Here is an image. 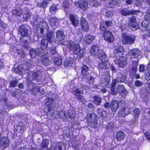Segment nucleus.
Listing matches in <instances>:
<instances>
[{
    "label": "nucleus",
    "instance_id": "obj_7",
    "mask_svg": "<svg viewBox=\"0 0 150 150\" xmlns=\"http://www.w3.org/2000/svg\"><path fill=\"white\" fill-rule=\"evenodd\" d=\"M74 4L75 9H81L83 11L87 10L88 8V3L82 0L75 1Z\"/></svg>",
    "mask_w": 150,
    "mask_h": 150
},
{
    "label": "nucleus",
    "instance_id": "obj_48",
    "mask_svg": "<svg viewBox=\"0 0 150 150\" xmlns=\"http://www.w3.org/2000/svg\"><path fill=\"white\" fill-rule=\"evenodd\" d=\"M50 52L51 54H56L57 52L55 47H51L50 50Z\"/></svg>",
    "mask_w": 150,
    "mask_h": 150
},
{
    "label": "nucleus",
    "instance_id": "obj_14",
    "mask_svg": "<svg viewBox=\"0 0 150 150\" xmlns=\"http://www.w3.org/2000/svg\"><path fill=\"white\" fill-rule=\"evenodd\" d=\"M119 104L117 100H112L110 104V109L111 111L115 112L119 108Z\"/></svg>",
    "mask_w": 150,
    "mask_h": 150
},
{
    "label": "nucleus",
    "instance_id": "obj_20",
    "mask_svg": "<svg viewBox=\"0 0 150 150\" xmlns=\"http://www.w3.org/2000/svg\"><path fill=\"white\" fill-rule=\"evenodd\" d=\"M56 36L57 40L59 42L64 40L65 38L64 33L62 30H57L56 32Z\"/></svg>",
    "mask_w": 150,
    "mask_h": 150
},
{
    "label": "nucleus",
    "instance_id": "obj_11",
    "mask_svg": "<svg viewBox=\"0 0 150 150\" xmlns=\"http://www.w3.org/2000/svg\"><path fill=\"white\" fill-rule=\"evenodd\" d=\"M18 31L23 38L27 37L28 34V30L24 24L20 25L18 28Z\"/></svg>",
    "mask_w": 150,
    "mask_h": 150
},
{
    "label": "nucleus",
    "instance_id": "obj_8",
    "mask_svg": "<svg viewBox=\"0 0 150 150\" xmlns=\"http://www.w3.org/2000/svg\"><path fill=\"white\" fill-rule=\"evenodd\" d=\"M113 23L111 20H103L100 23L99 29H107V28L111 27Z\"/></svg>",
    "mask_w": 150,
    "mask_h": 150
},
{
    "label": "nucleus",
    "instance_id": "obj_44",
    "mask_svg": "<svg viewBox=\"0 0 150 150\" xmlns=\"http://www.w3.org/2000/svg\"><path fill=\"white\" fill-rule=\"evenodd\" d=\"M18 83L17 80H13L10 81L9 86L11 87H14L16 86Z\"/></svg>",
    "mask_w": 150,
    "mask_h": 150
},
{
    "label": "nucleus",
    "instance_id": "obj_55",
    "mask_svg": "<svg viewBox=\"0 0 150 150\" xmlns=\"http://www.w3.org/2000/svg\"><path fill=\"white\" fill-rule=\"evenodd\" d=\"M121 13L122 15L125 16H126L128 15H129V11H126L124 10H122L121 11Z\"/></svg>",
    "mask_w": 150,
    "mask_h": 150
},
{
    "label": "nucleus",
    "instance_id": "obj_23",
    "mask_svg": "<svg viewBox=\"0 0 150 150\" xmlns=\"http://www.w3.org/2000/svg\"><path fill=\"white\" fill-rule=\"evenodd\" d=\"M99 66L101 69H108L110 65L108 61H105L101 62Z\"/></svg>",
    "mask_w": 150,
    "mask_h": 150
},
{
    "label": "nucleus",
    "instance_id": "obj_43",
    "mask_svg": "<svg viewBox=\"0 0 150 150\" xmlns=\"http://www.w3.org/2000/svg\"><path fill=\"white\" fill-rule=\"evenodd\" d=\"M2 145L5 148L7 147L8 146V140L7 139L5 138L3 139Z\"/></svg>",
    "mask_w": 150,
    "mask_h": 150
},
{
    "label": "nucleus",
    "instance_id": "obj_53",
    "mask_svg": "<svg viewBox=\"0 0 150 150\" xmlns=\"http://www.w3.org/2000/svg\"><path fill=\"white\" fill-rule=\"evenodd\" d=\"M99 2L97 1L96 0H93V6L95 7H97L100 5Z\"/></svg>",
    "mask_w": 150,
    "mask_h": 150
},
{
    "label": "nucleus",
    "instance_id": "obj_41",
    "mask_svg": "<svg viewBox=\"0 0 150 150\" xmlns=\"http://www.w3.org/2000/svg\"><path fill=\"white\" fill-rule=\"evenodd\" d=\"M133 112L135 117L138 118L140 114L139 109V108H135L133 110Z\"/></svg>",
    "mask_w": 150,
    "mask_h": 150
},
{
    "label": "nucleus",
    "instance_id": "obj_60",
    "mask_svg": "<svg viewBox=\"0 0 150 150\" xmlns=\"http://www.w3.org/2000/svg\"><path fill=\"white\" fill-rule=\"evenodd\" d=\"M144 18L145 20L148 21H150V14L146 12L144 16Z\"/></svg>",
    "mask_w": 150,
    "mask_h": 150
},
{
    "label": "nucleus",
    "instance_id": "obj_47",
    "mask_svg": "<svg viewBox=\"0 0 150 150\" xmlns=\"http://www.w3.org/2000/svg\"><path fill=\"white\" fill-rule=\"evenodd\" d=\"M113 15V12L112 11H108L105 13V16L107 18H109L112 16Z\"/></svg>",
    "mask_w": 150,
    "mask_h": 150
},
{
    "label": "nucleus",
    "instance_id": "obj_36",
    "mask_svg": "<svg viewBox=\"0 0 150 150\" xmlns=\"http://www.w3.org/2000/svg\"><path fill=\"white\" fill-rule=\"evenodd\" d=\"M115 0H108L107 5L108 7L110 8H112L115 6Z\"/></svg>",
    "mask_w": 150,
    "mask_h": 150
},
{
    "label": "nucleus",
    "instance_id": "obj_24",
    "mask_svg": "<svg viewBox=\"0 0 150 150\" xmlns=\"http://www.w3.org/2000/svg\"><path fill=\"white\" fill-rule=\"evenodd\" d=\"M95 39V37L94 36H92L91 34H88L86 35L85 42L86 43L90 44L93 42Z\"/></svg>",
    "mask_w": 150,
    "mask_h": 150
},
{
    "label": "nucleus",
    "instance_id": "obj_61",
    "mask_svg": "<svg viewBox=\"0 0 150 150\" xmlns=\"http://www.w3.org/2000/svg\"><path fill=\"white\" fill-rule=\"evenodd\" d=\"M139 71L140 72H143L144 71V66L143 64H141L140 65Z\"/></svg>",
    "mask_w": 150,
    "mask_h": 150
},
{
    "label": "nucleus",
    "instance_id": "obj_10",
    "mask_svg": "<svg viewBox=\"0 0 150 150\" xmlns=\"http://www.w3.org/2000/svg\"><path fill=\"white\" fill-rule=\"evenodd\" d=\"M80 24L81 29L83 31L86 32L89 30V24L85 18L83 17L81 18Z\"/></svg>",
    "mask_w": 150,
    "mask_h": 150
},
{
    "label": "nucleus",
    "instance_id": "obj_6",
    "mask_svg": "<svg viewBox=\"0 0 150 150\" xmlns=\"http://www.w3.org/2000/svg\"><path fill=\"white\" fill-rule=\"evenodd\" d=\"M35 83L31 82H30L29 84V87L30 86H33L32 88L29 90L30 92L32 94L35 96L39 93L40 95L44 94L45 93L44 89L42 88L40 89V87L35 85Z\"/></svg>",
    "mask_w": 150,
    "mask_h": 150
},
{
    "label": "nucleus",
    "instance_id": "obj_62",
    "mask_svg": "<svg viewBox=\"0 0 150 150\" xmlns=\"http://www.w3.org/2000/svg\"><path fill=\"white\" fill-rule=\"evenodd\" d=\"M103 106L106 109H108L109 107L110 108V104L108 102H106L103 105Z\"/></svg>",
    "mask_w": 150,
    "mask_h": 150
},
{
    "label": "nucleus",
    "instance_id": "obj_13",
    "mask_svg": "<svg viewBox=\"0 0 150 150\" xmlns=\"http://www.w3.org/2000/svg\"><path fill=\"white\" fill-rule=\"evenodd\" d=\"M49 54L48 52L46 54L42 56L41 61L44 66H47L49 65L51 63V61L49 59Z\"/></svg>",
    "mask_w": 150,
    "mask_h": 150
},
{
    "label": "nucleus",
    "instance_id": "obj_32",
    "mask_svg": "<svg viewBox=\"0 0 150 150\" xmlns=\"http://www.w3.org/2000/svg\"><path fill=\"white\" fill-rule=\"evenodd\" d=\"M53 60L54 64L57 66H60L62 63V59L59 57H55L53 59Z\"/></svg>",
    "mask_w": 150,
    "mask_h": 150
},
{
    "label": "nucleus",
    "instance_id": "obj_22",
    "mask_svg": "<svg viewBox=\"0 0 150 150\" xmlns=\"http://www.w3.org/2000/svg\"><path fill=\"white\" fill-rule=\"evenodd\" d=\"M129 25L131 28H133L135 30L137 29V23L135 17L130 18Z\"/></svg>",
    "mask_w": 150,
    "mask_h": 150
},
{
    "label": "nucleus",
    "instance_id": "obj_15",
    "mask_svg": "<svg viewBox=\"0 0 150 150\" xmlns=\"http://www.w3.org/2000/svg\"><path fill=\"white\" fill-rule=\"evenodd\" d=\"M129 109L127 107H122L119 110L118 115L121 117H125L129 114Z\"/></svg>",
    "mask_w": 150,
    "mask_h": 150
},
{
    "label": "nucleus",
    "instance_id": "obj_9",
    "mask_svg": "<svg viewBox=\"0 0 150 150\" xmlns=\"http://www.w3.org/2000/svg\"><path fill=\"white\" fill-rule=\"evenodd\" d=\"M73 93L78 99V100L81 101L83 104L85 103L86 100L83 98L82 96L81 95L83 94V92L82 91L80 90L79 88H77L75 90Z\"/></svg>",
    "mask_w": 150,
    "mask_h": 150
},
{
    "label": "nucleus",
    "instance_id": "obj_46",
    "mask_svg": "<svg viewBox=\"0 0 150 150\" xmlns=\"http://www.w3.org/2000/svg\"><path fill=\"white\" fill-rule=\"evenodd\" d=\"M98 56V59L100 60H103L105 58V54L104 53H99L98 52V54L97 55Z\"/></svg>",
    "mask_w": 150,
    "mask_h": 150
},
{
    "label": "nucleus",
    "instance_id": "obj_38",
    "mask_svg": "<svg viewBox=\"0 0 150 150\" xmlns=\"http://www.w3.org/2000/svg\"><path fill=\"white\" fill-rule=\"evenodd\" d=\"M97 114L99 116L103 118L107 116V113L105 110H102L101 112H98Z\"/></svg>",
    "mask_w": 150,
    "mask_h": 150
},
{
    "label": "nucleus",
    "instance_id": "obj_3",
    "mask_svg": "<svg viewBox=\"0 0 150 150\" xmlns=\"http://www.w3.org/2000/svg\"><path fill=\"white\" fill-rule=\"evenodd\" d=\"M98 117L94 113L87 115L86 121L88 125L91 128L96 129L98 126Z\"/></svg>",
    "mask_w": 150,
    "mask_h": 150
},
{
    "label": "nucleus",
    "instance_id": "obj_52",
    "mask_svg": "<svg viewBox=\"0 0 150 150\" xmlns=\"http://www.w3.org/2000/svg\"><path fill=\"white\" fill-rule=\"evenodd\" d=\"M56 10L57 9L55 6H52L50 8V11L51 13H55Z\"/></svg>",
    "mask_w": 150,
    "mask_h": 150
},
{
    "label": "nucleus",
    "instance_id": "obj_19",
    "mask_svg": "<svg viewBox=\"0 0 150 150\" xmlns=\"http://www.w3.org/2000/svg\"><path fill=\"white\" fill-rule=\"evenodd\" d=\"M99 52V48L97 45H94L91 46L90 49V53L92 56H96Z\"/></svg>",
    "mask_w": 150,
    "mask_h": 150
},
{
    "label": "nucleus",
    "instance_id": "obj_35",
    "mask_svg": "<svg viewBox=\"0 0 150 150\" xmlns=\"http://www.w3.org/2000/svg\"><path fill=\"white\" fill-rule=\"evenodd\" d=\"M138 65V62L137 61H134L132 62V67L131 68L132 70L135 72L137 71V66Z\"/></svg>",
    "mask_w": 150,
    "mask_h": 150
},
{
    "label": "nucleus",
    "instance_id": "obj_50",
    "mask_svg": "<svg viewBox=\"0 0 150 150\" xmlns=\"http://www.w3.org/2000/svg\"><path fill=\"white\" fill-rule=\"evenodd\" d=\"M111 94L113 95H116L117 93H118L117 91H115V87L112 86L111 88Z\"/></svg>",
    "mask_w": 150,
    "mask_h": 150
},
{
    "label": "nucleus",
    "instance_id": "obj_59",
    "mask_svg": "<svg viewBox=\"0 0 150 150\" xmlns=\"http://www.w3.org/2000/svg\"><path fill=\"white\" fill-rule=\"evenodd\" d=\"M135 3L136 5L137 6H140L142 5L141 0H135Z\"/></svg>",
    "mask_w": 150,
    "mask_h": 150
},
{
    "label": "nucleus",
    "instance_id": "obj_51",
    "mask_svg": "<svg viewBox=\"0 0 150 150\" xmlns=\"http://www.w3.org/2000/svg\"><path fill=\"white\" fill-rule=\"evenodd\" d=\"M125 0H115V3L118 5H122L125 2Z\"/></svg>",
    "mask_w": 150,
    "mask_h": 150
},
{
    "label": "nucleus",
    "instance_id": "obj_49",
    "mask_svg": "<svg viewBox=\"0 0 150 150\" xmlns=\"http://www.w3.org/2000/svg\"><path fill=\"white\" fill-rule=\"evenodd\" d=\"M64 65L65 67H69L71 66V63L70 61L65 60L64 62Z\"/></svg>",
    "mask_w": 150,
    "mask_h": 150
},
{
    "label": "nucleus",
    "instance_id": "obj_39",
    "mask_svg": "<svg viewBox=\"0 0 150 150\" xmlns=\"http://www.w3.org/2000/svg\"><path fill=\"white\" fill-rule=\"evenodd\" d=\"M31 75L33 77V80L36 79L37 81H39V75L37 73L33 71L32 72Z\"/></svg>",
    "mask_w": 150,
    "mask_h": 150
},
{
    "label": "nucleus",
    "instance_id": "obj_18",
    "mask_svg": "<svg viewBox=\"0 0 150 150\" xmlns=\"http://www.w3.org/2000/svg\"><path fill=\"white\" fill-rule=\"evenodd\" d=\"M49 144V142L47 139H43L40 144V150H49L48 146Z\"/></svg>",
    "mask_w": 150,
    "mask_h": 150
},
{
    "label": "nucleus",
    "instance_id": "obj_26",
    "mask_svg": "<svg viewBox=\"0 0 150 150\" xmlns=\"http://www.w3.org/2000/svg\"><path fill=\"white\" fill-rule=\"evenodd\" d=\"M101 102L102 98L99 96L95 95L93 97L92 102L96 105H100Z\"/></svg>",
    "mask_w": 150,
    "mask_h": 150
},
{
    "label": "nucleus",
    "instance_id": "obj_56",
    "mask_svg": "<svg viewBox=\"0 0 150 150\" xmlns=\"http://www.w3.org/2000/svg\"><path fill=\"white\" fill-rule=\"evenodd\" d=\"M135 85L137 87L141 86H142V83L141 81L137 80L135 82Z\"/></svg>",
    "mask_w": 150,
    "mask_h": 150
},
{
    "label": "nucleus",
    "instance_id": "obj_63",
    "mask_svg": "<svg viewBox=\"0 0 150 150\" xmlns=\"http://www.w3.org/2000/svg\"><path fill=\"white\" fill-rule=\"evenodd\" d=\"M103 75L105 76H106V78H110V71H107L106 72H103Z\"/></svg>",
    "mask_w": 150,
    "mask_h": 150
},
{
    "label": "nucleus",
    "instance_id": "obj_2",
    "mask_svg": "<svg viewBox=\"0 0 150 150\" xmlns=\"http://www.w3.org/2000/svg\"><path fill=\"white\" fill-rule=\"evenodd\" d=\"M121 42L124 45H131L134 43L136 36L134 35H128L125 33L121 34Z\"/></svg>",
    "mask_w": 150,
    "mask_h": 150
},
{
    "label": "nucleus",
    "instance_id": "obj_37",
    "mask_svg": "<svg viewBox=\"0 0 150 150\" xmlns=\"http://www.w3.org/2000/svg\"><path fill=\"white\" fill-rule=\"evenodd\" d=\"M37 53L35 49H32L30 50L29 54L31 58H33L35 57Z\"/></svg>",
    "mask_w": 150,
    "mask_h": 150
},
{
    "label": "nucleus",
    "instance_id": "obj_30",
    "mask_svg": "<svg viewBox=\"0 0 150 150\" xmlns=\"http://www.w3.org/2000/svg\"><path fill=\"white\" fill-rule=\"evenodd\" d=\"M88 70V68L86 65L83 64L82 67L81 68V74L82 75L86 77V72Z\"/></svg>",
    "mask_w": 150,
    "mask_h": 150
},
{
    "label": "nucleus",
    "instance_id": "obj_27",
    "mask_svg": "<svg viewBox=\"0 0 150 150\" xmlns=\"http://www.w3.org/2000/svg\"><path fill=\"white\" fill-rule=\"evenodd\" d=\"M48 41L45 39H42L40 43V47L42 50H45L47 48L48 45Z\"/></svg>",
    "mask_w": 150,
    "mask_h": 150
},
{
    "label": "nucleus",
    "instance_id": "obj_16",
    "mask_svg": "<svg viewBox=\"0 0 150 150\" xmlns=\"http://www.w3.org/2000/svg\"><path fill=\"white\" fill-rule=\"evenodd\" d=\"M115 137L117 141L120 142L125 139V134L124 132L122 131H117L116 133Z\"/></svg>",
    "mask_w": 150,
    "mask_h": 150
},
{
    "label": "nucleus",
    "instance_id": "obj_58",
    "mask_svg": "<svg viewBox=\"0 0 150 150\" xmlns=\"http://www.w3.org/2000/svg\"><path fill=\"white\" fill-rule=\"evenodd\" d=\"M30 17L29 14L28 12L24 13L23 15V18L25 19H28Z\"/></svg>",
    "mask_w": 150,
    "mask_h": 150
},
{
    "label": "nucleus",
    "instance_id": "obj_1",
    "mask_svg": "<svg viewBox=\"0 0 150 150\" xmlns=\"http://www.w3.org/2000/svg\"><path fill=\"white\" fill-rule=\"evenodd\" d=\"M125 52V49L122 45H119L115 47L113 52L115 56L118 59V64L121 68H123L127 64V58L124 56Z\"/></svg>",
    "mask_w": 150,
    "mask_h": 150
},
{
    "label": "nucleus",
    "instance_id": "obj_21",
    "mask_svg": "<svg viewBox=\"0 0 150 150\" xmlns=\"http://www.w3.org/2000/svg\"><path fill=\"white\" fill-rule=\"evenodd\" d=\"M117 92L123 97L126 96L128 92L123 86H119L117 88Z\"/></svg>",
    "mask_w": 150,
    "mask_h": 150
},
{
    "label": "nucleus",
    "instance_id": "obj_5",
    "mask_svg": "<svg viewBox=\"0 0 150 150\" xmlns=\"http://www.w3.org/2000/svg\"><path fill=\"white\" fill-rule=\"evenodd\" d=\"M100 31L103 34L104 39L109 43L112 42L115 40L114 36L112 33L107 29H99Z\"/></svg>",
    "mask_w": 150,
    "mask_h": 150
},
{
    "label": "nucleus",
    "instance_id": "obj_29",
    "mask_svg": "<svg viewBox=\"0 0 150 150\" xmlns=\"http://www.w3.org/2000/svg\"><path fill=\"white\" fill-rule=\"evenodd\" d=\"M48 0H43L42 2L37 3V6L40 8H42L45 9L48 6Z\"/></svg>",
    "mask_w": 150,
    "mask_h": 150
},
{
    "label": "nucleus",
    "instance_id": "obj_34",
    "mask_svg": "<svg viewBox=\"0 0 150 150\" xmlns=\"http://www.w3.org/2000/svg\"><path fill=\"white\" fill-rule=\"evenodd\" d=\"M104 79V81L102 83L104 85L105 88H108L109 87L110 83V78L105 77Z\"/></svg>",
    "mask_w": 150,
    "mask_h": 150
},
{
    "label": "nucleus",
    "instance_id": "obj_64",
    "mask_svg": "<svg viewBox=\"0 0 150 150\" xmlns=\"http://www.w3.org/2000/svg\"><path fill=\"white\" fill-rule=\"evenodd\" d=\"M144 135L147 139L150 141V134L146 132L144 133Z\"/></svg>",
    "mask_w": 150,
    "mask_h": 150
},
{
    "label": "nucleus",
    "instance_id": "obj_31",
    "mask_svg": "<svg viewBox=\"0 0 150 150\" xmlns=\"http://www.w3.org/2000/svg\"><path fill=\"white\" fill-rule=\"evenodd\" d=\"M53 34V33L52 31L48 32L46 34V39L50 43H52V38Z\"/></svg>",
    "mask_w": 150,
    "mask_h": 150
},
{
    "label": "nucleus",
    "instance_id": "obj_42",
    "mask_svg": "<svg viewBox=\"0 0 150 150\" xmlns=\"http://www.w3.org/2000/svg\"><path fill=\"white\" fill-rule=\"evenodd\" d=\"M69 3L67 1H65L63 2L62 7L64 9H66L69 8Z\"/></svg>",
    "mask_w": 150,
    "mask_h": 150
},
{
    "label": "nucleus",
    "instance_id": "obj_57",
    "mask_svg": "<svg viewBox=\"0 0 150 150\" xmlns=\"http://www.w3.org/2000/svg\"><path fill=\"white\" fill-rule=\"evenodd\" d=\"M94 78L91 76L88 81L89 83L91 84H93L94 83Z\"/></svg>",
    "mask_w": 150,
    "mask_h": 150
},
{
    "label": "nucleus",
    "instance_id": "obj_12",
    "mask_svg": "<svg viewBox=\"0 0 150 150\" xmlns=\"http://www.w3.org/2000/svg\"><path fill=\"white\" fill-rule=\"evenodd\" d=\"M141 52L137 48H134L129 50L128 54L129 56L133 58H138L140 55Z\"/></svg>",
    "mask_w": 150,
    "mask_h": 150
},
{
    "label": "nucleus",
    "instance_id": "obj_40",
    "mask_svg": "<svg viewBox=\"0 0 150 150\" xmlns=\"http://www.w3.org/2000/svg\"><path fill=\"white\" fill-rule=\"evenodd\" d=\"M57 21V18L55 17L51 18L49 22L50 24L52 26L55 25Z\"/></svg>",
    "mask_w": 150,
    "mask_h": 150
},
{
    "label": "nucleus",
    "instance_id": "obj_25",
    "mask_svg": "<svg viewBox=\"0 0 150 150\" xmlns=\"http://www.w3.org/2000/svg\"><path fill=\"white\" fill-rule=\"evenodd\" d=\"M54 100L50 97L47 98V101L46 102V105L48 106L47 108L48 112L51 113V112L52 110V107L50 106L52 105V102Z\"/></svg>",
    "mask_w": 150,
    "mask_h": 150
},
{
    "label": "nucleus",
    "instance_id": "obj_45",
    "mask_svg": "<svg viewBox=\"0 0 150 150\" xmlns=\"http://www.w3.org/2000/svg\"><path fill=\"white\" fill-rule=\"evenodd\" d=\"M41 23L43 25V27L47 30H48L49 28L48 23L45 21H41Z\"/></svg>",
    "mask_w": 150,
    "mask_h": 150
},
{
    "label": "nucleus",
    "instance_id": "obj_17",
    "mask_svg": "<svg viewBox=\"0 0 150 150\" xmlns=\"http://www.w3.org/2000/svg\"><path fill=\"white\" fill-rule=\"evenodd\" d=\"M69 19L71 24L74 27H76L79 23V20L76 17L72 14H70L69 15Z\"/></svg>",
    "mask_w": 150,
    "mask_h": 150
},
{
    "label": "nucleus",
    "instance_id": "obj_4",
    "mask_svg": "<svg viewBox=\"0 0 150 150\" xmlns=\"http://www.w3.org/2000/svg\"><path fill=\"white\" fill-rule=\"evenodd\" d=\"M67 46L70 52H72L74 54L79 55L81 52V48L79 44L74 41H69Z\"/></svg>",
    "mask_w": 150,
    "mask_h": 150
},
{
    "label": "nucleus",
    "instance_id": "obj_54",
    "mask_svg": "<svg viewBox=\"0 0 150 150\" xmlns=\"http://www.w3.org/2000/svg\"><path fill=\"white\" fill-rule=\"evenodd\" d=\"M139 10H131L129 11V15L132 14L137 15L138 12H139Z\"/></svg>",
    "mask_w": 150,
    "mask_h": 150
},
{
    "label": "nucleus",
    "instance_id": "obj_33",
    "mask_svg": "<svg viewBox=\"0 0 150 150\" xmlns=\"http://www.w3.org/2000/svg\"><path fill=\"white\" fill-rule=\"evenodd\" d=\"M12 14L16 16H20L22 14V12L21 10L17 9H14L12 11Z\"/></svg>",
    "mask_w": 150,
    "mask_h": 150
},
{
    "label": "nucleus",
    "instance_id": "obj_28",
    "mask_svg": "<svg viewBox=\"0 0 150 150\" xmlns=\"http://www.w3.org/2000/svg\"><path fill=\"white\" fill-rule=\"evenodd\" d=\"M149 21L145 19L141 23L142 27L144 29L145 31H147L149 29Z\"/></svg>",
    "mask_w": 150,
    "mask_h": 150
}]
</instances>
